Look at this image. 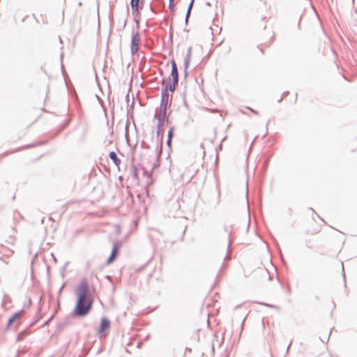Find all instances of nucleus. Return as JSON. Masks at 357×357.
<instances>
[{
  "mask_svg": "<svg viewBox=\"0 0 357 357\" xmlns=\"http://www.w3.org/2000/svg\"><path fill=\"white\" fill-rule=\"evenodd\" d=\"M76 303L72 311L75 317H84L86 316L92 309L93 300L89 292V284L86 278L81 280L75 289Z\"/></svg>",
  "mask_w": 357,
  "mask_h": 357,
  "instance_id": "obj_1",
  "label": "nucleus"
},
{
  "mask_svg": "<svg viewBox=\"0 0 357 357\" xmlns=\"http://www.w3.org/2000/svg\"><path fill=\"white\" fill-rule=\"evenodd\" d=\"M156 151H157L156 161L153 164L151 172H149L146 169L144 170V174H146L149 177H151L153 171L154 169H157L158 167H159V166H160V158H161L162 151V145L156 146Z\"/></svg>",
  "mask_w": 357,
  "mask_h": 357,
  "instance_id": "obj_2",
  "label": "nucleus"
},
{
  "mask_svg": "<svg viewBox=\"0 0 357 357\" xmlns=\"http://www.w3.org/2000/svg\"><path fill=\"white\" fill-rule=\"evenodd\" d=\"M111 322L109 319L105 317H102L100 319V324L98 330L99 337H102L107 334V331L109 328Z\"/></svg>",
  "mask_w": 357,
  "mask_h": 357,
  "instance_id": "obj_3",
  "label": "nucleus"
},
{
  "mask_svg": "<svg viewBox=\"0 0 357 357\" xmlns=\"http://www.w3.org/2000/svg\"><path fill=\"white\" fill-rule=\"evenodd\" d=\"M140 41V35L139 32H136L132 35L131 44H130V53L134 55L137 53L139 50V44Z\"/></svg>",
  "mask_w": 357,
  "mask_h": 357,
  "instance_id": "obj_4",
  "label": "nucleus"
},
{
  "mask_svg": "<svg viewBox=\"0 0 357 357\" xmlns=\"http://www.w3.org/2000/svg\"><path fill=\"white\" fill-rule=\"evenodd\" d=\"M165 122V121H164L158 120V123L156 125L157 145H162V146H163V135H164L163 126H164Z\"/></svg>",
  "mask_w": 357,
  "mask_h": 357,
  "instance_id": "obj_5",
  "label": "nucleus"
},
{
  "mask_svg": "<svg viewBox=\"0 0 357 357\" xmlns=\"http://www.w3.org/2000/svg\"><path fill=\"white\" fill-rule=\"evenodd\" d=\"M121 246V242L117 241V242L114 243L110 255L107 260V264L112 263L115 260V259L116 258V257L119 254V248Z\"/></svg>",
  "mask_w": 357,
  "mask_h": 357,
  "instance_id": "obj_6",
  "label": "nucleus"
},
{
  "mask_svg": "<svg viewBox=\"0 0 357 357\" xmlns=\"http://www.w3.org/2000/svg\"><path fill=\"white\" fill-rule=\"evenodd\" d=\"M167 108H162L158 107L155 109V113L154 114L153 118L157 120H161L165 121L167 115Z\"/></svg>",
  "mask_w": 357,
  "mask_h": 357,
  "instance_id": "obj_7",
  "label": "nucleus"
},
{
  "mask_svg": "<svg viewBox=\"0 0 357 357\" xmlns=\"http://www.w3.org/2000/svg\"><path fill=\"white\" fill-rule=\"evenodd\" d=\"M169 101V93L161 92L160 103L159 107L167 108Z\"/></svg>",
  "mask_w": 357,
  "mask_h": 357,
  "instance_id": "obj_8",
  "label": "nucleus"
},
{
  "mask_svg": "<svg viewBox=\"0 0 357 357\" xmlns=\"http://www.w3.org/2000/svg\"><path fill=\"white\" fill-rule=\"evenodd\" d=\"M172 70H171V76L172 78L174 79H179L178 77V70L177 68V65L174 59H172L171 61Z\"/></svg>",
  "mask_w": 357,
  "mask_h": 357,
  "instance_id": "obj_9",
  "label": "nucleus"
},
{
  "mask_svg": "<svg viewBox=\"0 0 357 357\" xmlns=\"http://www.w3.org/2000/svg\"><path fill=\"white\" fill-rule=\"evenodd\" d=\"M109 158L113 161L114 164L119 167L121 164V159L117 156L114 151H110L109 153Z\"/></svg>",
  "mask_w": 357,
  "mask_h": 357,
  "instance_id": "obj_10",
  "label": "nucleus"
},
{
  "mask_svg": "<svg viewBox=\"0 0 357 357\" xmlns=\"http://www.w3.org/2000/svg\"><path fill=\"white\" fill-rule=\"evenodd\" d=\"M170 79V77H163L161 80V85H162V89H161V92H165V93H168V82H169V80Z\"/></svg>",
  "mask_w": 357,
  "mask_h": 357,
  "instance_id": "obj_11",
  "label": "nucleus"
},
{
  "mask_svg": "<svg viewBox=\"0 0 357 357\" xmlns=\"http://www.w3.org/2000/svg\"><path fill=\"white\" fill-rule=\"evenodd\" d=\"M178 81L179 79L172 78V81L168 85V91H171L172 93L174 92L178 84Z\"/></svg>",
  "mask_w": 357,
  "mask_h": 357,
  "instance_id": "obj_12",
  "label": "nucleus"
},
{
  "mask_svg": "<svg viewBox=\"0 0 357 357\" xmlns=\"http://www.w3.org/2000/svg\"><path fill=\"white\" fill-rule=\"evenodd\" d=\"M191 51H192V47H189L188 48L187 54H186L185 58L184 59L183 66H185V67H188L189 66V64H190V59H191Z\"/></svg>",
  "mask_w": 357,
  "mask_h": 357,
  "instance_id": "obj_13",
  "label": "nucleus"
},
{
  "mask_svg": "<svg viewBox=\"0 0 357 357\" xmlns=\"http://www.w3.org/2000/svg\"><path fill=\"white\" fill-rule=\"evenodd\" d=\"M140 0H130V7L132 13L137 12L139 8Z\"/></svg>",
  "mask_w": 357,
  "mask_h": 357,
  "instance_id": "obj_14",
  "label": "nucleus"
},
{
  "mask_svg": "<svg viewBox=\"0 0 357 357\" xmlns=\"http://www.w3.org/2000/svg\"><path fill=\"white\" fill-rule=\"evenodd\" d=\"M15 322H17V320L13 317V315H11L8 320V322H7V324L6 326V330H7V331L10 330L11 326Z\"/></svg>",
  "mask_w": 357,
  "mask_h": 357,
  "instance_id": "obj_15",
  "label": "nucleus"
},
{
  "mask_svg": "<svg viewBox=\"0 0 357 357\" xmlns=\"http://www.w3.org/2000/svg\"><path fill=\"white\" fill-rule=\"evenodd\" d=\"M27 332L26 330H24L18 333L16 337L17 341H21L24 339V337L26 335Z\"/></svg>",
  "mask_w": 357,
  "mask_h": 357,
  "instance_id": "obj_16",
  "label": "nucleus"
},
{
  "mask_svg": "<svg viewBox=\"0 0 357 357\" xmlns=\"http://www.w3.org/2000/svg\"><path fill=\"white\" fill-rule=\"evenodd\" d=\"M174 130H175L174 126H172L169 128V130H168V132H167V138L173 139Z\"/></svg>",
  "mask_w": 357,
  "mask_h": 357,
  "instance_id": "obj_17",
  "label": "nucleus"
},
{
  "mask_svg": "<svg viewBox=\"0 0 357 357\" xmlns=\"http://www.w3.org/2000/svg\"><path fill=\"white\" fill-rule=\"evenodd\" d=\"M132 176L135 179L138 178V170L135 166L132 167Z\"/></svg>",
  "mask_w": 357,
  "mask_h": 357,
  "instance_id": "obj_18",
  "label": "nucleus"
},
{
  "mask_svg": "<svg viewBox=\"0 0 357 357\" xmlns=\"http://www.w3.org/2000/svg\"><path fill=\"white\" fill-rule=\"evenodd\" d=\"M174 1L175 0H169V6L168 8L171 11V13H174Z\"/></svg>",
  "mask_w": 357,
  "mask_h": 357,
  "instance_id": "obj_19",
  "label": "nucleus"
},
{
  "mask_svg": "<svg viewBox=\"0 0 357 357\" xmlns=\"http://www.w3.org/2000/svg\"><path fill=\"white\" fill-rule=\"evenodd\" d=\"M190 13H191V10H187L185 17V24H188V23Z\"/></svg>",
  "mask_w": 357,
  "mask_h": 357,
  "instance_id": "obj_20",
  "label": "nucleus"
},
{
  "mask_svg": "<svg viewBox=\"0 0 357 357\" xmlns=\"http://www.w3.org/2000/svg\"><path fill=\"white\" fill-rule=\"evenodd\" d=\"M24 312V310H22L21 311H19V312H15L13 316V317L17 320L21 315Z\"/></svg>",
  "mask_w": 357,
  "mask_h": 357,
  "instance_id": "obj_21",
  "label": "nucleus"
},
{
  "mask_svg": "<svg viewBox=\"0 0 357 357\" xmlns=\"http://www.w3.org/2000/svg\"><path fill=\"white\" fill-rule=\"evenodd\" d=\"M66 325V322L59 324L57 325V331H61L64 328Z\"/></svg>",
  "mask_w": 357,
  "mask_h": 357,
  "instance_id": "obj_22",
  "label": "nucleus"
},
{
  "mask_svg": "<svg viewBox=\"0 0 357 357\" xmlns=\"http://www.w3.org/2000/svg\"><path fill=\"white\" fill-rule=\"evenodd\" d=\"M56 311L57 310H55L54 313L49 318V319H47L43 324V326H45L47 325H48L50 324V322L52 321V319H53L54 314L56 313Z\"/></svg>",
  "mask_w": 357,
  "mask_h": 357,
  "instance_id": "obj_23",
  "label": "nucleus"
},
{
  "mask_svg": "<svg viewBox=\"0 0 357 357\" xmlns=\"http://www.w3.org/2000/svg\"><path fill=\"white\" fill-rule=\"evenodd\" d=\"M262 305H266L267 307H271V308H274V309H279V307L277 306V305H272V304H268V303H261Z\"/></svg>",
  "mask_w": 357,
  "mask_h": 357,
  "instance_id": "obj_24",
  "label": "nucleus"
},
{
  "mask_svg": "<svg viewBox=\"0 0 357 357\" xmlns=\"http://www.w3.org/2000/svg\"><path fill=\"white\" fill-rule=\"evenodd\" d=\"M342 274L343 279H344V286L346 287L345 273H344V265H343L342 262Z\"/></svg>",
  "mask_w": 357,
  "mask_h": 357,
  "instance_id": "obj_25",
  "label": "nucleus"
},
{
  "mask_svg": "<svg viewBox=\"0 0 357 357\" xmlns=\"http://www.w3.org/2000/svg\"><path fill=\"white\" fill-rule=\"evenodd\" d=\"M141 146L143 149H149L150 148L149 145L148 144H146L144 141H142L141 142Z\"/></svg>",
  "mask_w": 357,
  "mask_h": 357,
  "instance_id": "obj_26",
  "label": "nucleus"
},
{
  "mask_svg": "<svg viewBox=\"0 0 357 357\" xmlns=\"http://www.w3.org/2000/svg\"><path fill=\"white\" fill-rule=\"evenodd\" d=\"M172 139H169V138L167 139L166 144L169 149H171V148H172Z\"/></svg>",
  "mask_w": 357,
  "mask_h": 357,
  "instance_id": "obj_27",
  "label": "nucleus"
},
{
  "mask_svg": "<svg viewBox=\"0 0 357 357\" xmlns=\"http://www.w3.org/2000/svg\"><path fill=\"white\" fill-rule=\"evenodd\" d=\"M194 2H195V0H191L188 6V9L187 10H192V8L193 7V4H194Z\"/></svg>",
  "mask_w": 357,
  "mask_h": 357,
  "instance_id": "obj_28",
  "label": "nucleus"
},
{
  "mask_svg": "<svg viewBox=\"0 0 357 357\" xmlns=\"http://www.w3.org/2000/svg\"><path fill=\"white\" fill-rule=\"evenodd\" d=\"M38 317H35V319H33V321L29 324V327L32 326L36 322L38 321Z\"/></svg>",
  "mask_w": 357,
  "mask_h": 357,
  "instance_id": "obj_29",
  "label": "nucleus"
},
{
  "mask_svg": "<svg viewBox=\"0 0 357 357\" xmlns=\"http://www.w3.org/2000/svg\"><path fill=\"white\" fill-rule=\"evenodd\" d=\"M185 230H186V227H185V229L182 231V233H181V241H183V238H184V235H185Z\"/></svg>",
  "mask_w": 357,
  "mask_h": 357,
  "instance_id": "obj_30",
  "label": "nucleus"
},
{
  "mask_svg": "<svg viewBox=\"0 0 357 357\" xmlns=\"http://www.w3.org/2000/svg\"><path fill=\"white\" fill-rule=\"evenodd\" d=\"M10 152L9 151H6L4 152L3 153L1 154L0 155V158H3V157H6L7 156Z\"/></svg>",
  "mask_w": 357,
  "mask_h": 357,
  "instance_id": "obj_31",
  "label": "nucleus"
},
{
  "mask_svg": "<svg viewBox=\"0 0 357 357\" xmlns=\"http://www.w3.org/2000/svg\"><path fill=\"white\" fill-rule=\"evenodd\" d=\"M249 109H250V110L253 114H256V115H258V114H259V112H258L257 110H255V109H252V108H249Z\"/></svg>",
  "mask_w": 357,
  "mask_h": 357,
  "instance_id": "obj_32",
  "label": "nucleus"
},
{
  "mask_svg": "<svg viewBox=\"0 0 357 357\" xmlns=\"http://www.w3.org/2000/svg\"><path fill=\"white\" fill-rule=\"evenodd\" d=\"M225 139H226V137H225L221 140V142H220V144H219V146H218V149H222V142Z\"/></svg>",
  "mask_w": 357,
  "mask_h": 357,
  "instance_id": "obj_33",
  "label": "nucleus"
},
{
  "mask_svg": "<svg viewBox=\"0 0 357 357\" xmlns=\"http://www.w3.org/2000/svg\"><path fill=\"white\" fill-rule=\"evenodd\" d=\"M65 284H65V283H63V285H62V286L60 287V289H59V294L62 292L63 289V287H64Z\"/></svg>",
  "mask_w": 357,
  "mask_h": 357,
  "instance_id": "obj_34",
  "label": "nucleus"
},
{
  "mask_svg": "<svg viewBox=\"0 0 357 357\" xmlns=\"http://www.w3.org/2000/svg\"><path fill=\"white\" fill-rule=\"evenodd\" d=\"M188 68V67L184 66V75H185V77L188 75V71H187Z\"/></svg>",
  "mask_w": 357,
  "mask_h": 357,
  "instance_id": "obj_35",
  "label": "nucleus"
},
{
  "mask_svg": "<svg viewBox=\"0 0 357 357\" xmlns=\"http://www.w3.org/2000/svg\"><path fill=\"white\" fill-rule=\"evenodd\" d=\"M169 36L170 38H172V27H170L169 29Z\"/></svg>",
  "mask_w": 357,
  "mask_h": 357,
  "instance_id": "obj_36",
  "label": "nucleus"
},
{
  "mask_svg": "<svg viewBox=\"0 0 357 357\" xmlns=\"http://www.w3.org/2000/svg\"><path fill=\"white\" fill-rule=\"evenodd\" d=\"M126 99L127 102L129 103L130 98H129V94L128 93L126 95Z\"/></svg>",
  "mask_w": 357,
  "mask_h": 357,
  "instance_id": "obj_37",
  "label": "nucleus"
},
{
  "mask_svg": "<svg viewBox=\"0 0 357 357\" xmlns=\"http://www.w3.org/2000/svg\"><path fill=\"white\" fill-rule=\"evenodd\" d=\"M287 94H289V91H284L283 93H282V97L284 98V96H286Z\"/></svg>",
  "mask_w": 357,
  "mask_h": 357,
  "instance_id": "obj_38",
  "label": "nucleus"
},
{
  "mask_svg": "<svg viewBox=\"0 0 357 357\" xmlns=\"http://www.w3.org/2000/svg\"><path fill=\"white\" fill-rule=\"evenodd\" d=\"M290 346H291V342L289 343V344L288 345V347H287V350H286V352H287V353H288V352H289V350Z\"/></svg>",
  "mask_w": 357,
  "mask_h": 357,
  "instance_id": "obj_39",
  "label": "nucleus"
},
{
  "mask_svg": "<svg viewBox=\"0 0 357 357\" xmlns=\"http://www.w3.org/2000/svg\"><path fill=\"white\" fill-rule=\"evenodd\" d=\"M331 333V331L329 332V334H328V335L326 337V341H328V340L330 338Z\"/></svg>",
  "mask_w": 357,
  "mask_h": 357,
  "instance_id": "obj_40",
  "label": "nucleus"
},
{
  "mask_svg": "<svg viewBox=\"0 0 357 357\" xmlns=\"http://www.w3.org/2000/svg\"><path fill=\"white\" fill-rule=\"evenodd\" d=\"M159 74H160V75H161V76L163 75V71H162V70H159Z\"/></svg>",
  "mask_w": 357,
  "mask_h": 357,
  "instance_id": "obj_41",
  "label": "nucleus"
},
{
  "mask_svg": "<svg viewBox=\"0 0 357 357\" xmlns=\"http://www.w3.org/2000/svg\"><path fill=\"white\" fill-rule=\"evenodd\" d=\"M134 105V99H132L130 107H132Z\"/></svg>",
  "mask_w": 357,
  "mask_h": 357,
  "instance_id": "obj_42",
  "label": "nucleus"
},
{
  "mask_svg": "<svg viewBox=\"0 0 357 357\" xmlns=\"http://www.w3.org/2000/svg\"><path fill=\"white\" fill-rule=\"evenodd\" d=\"M282 98H283V97H282V96L280 98H278V102H281V101H282Z\"/></svg>",
  "mask_w": 357,
  "mask_h": 357,
  "instance_id": "obj_43",
  "label": "nucleus"
},
{
  "mask_svg": "<svg viewBox=\"0 0 357 357\" xmlns=\"http://www.w3.org/2000/svg\"><path fill=\"white\" fill-rule=\"evenodd\" d=\"M230 246H231V242H230V241H229V243H228V250H229Z\"/></svg>",
  "mask_w": 357,
  "mask_h": 357,
  "instance_id": "obj_44",
  "label": "nucleus"
},
{
  "mask_svg": "<svg viewBox=\"0 0 357 357\" xmlns=\"http://www.w3.org/2000/svg\"><path fill=\"white\" fill-rule=\"evenodd\" d=\"M246 317H245L243 319V322H242V325L243 324L245 320ZM243 329V326L241 327V330Z\"/></svg>",
  "mask_w": 357,
  "mask_h": 357,
  "instance_id": "obj_45",
  "label": "nucleus"
},
{
  "mask_svg": "<svg viewBox=\"0 0 357 357\" xmlns=\"http://www.w3.org/2000/svg\"><path fill=\"white\" fill-rule=\"evenodd\" d=\"M225 268V263H223V264H222L221 269H222V268Z\"/></svg>",
  "mask_w": 357,
  "mask_h": 357,
  "instance_id": "obj_46",
  "label": "nucleus"
},
{
  "mask_svg": "<svg viewBox=\"0 0 357 357\" xmlns=\"http://www.w3.org/2000/svg\"><path fill=\"white\" fill-rule=\"evenodd\" d=\"M165 121H166L167 123H169V119H165Z\"/></svg>",
  "mask_w": 357,
  "mask_h": 357,
  "instance_id": "obj_47",
  "label": "nucleus"
},
{
  "mask_svg": "<svg viewBox=\"0 0 357 357\" xmlns=\"http://www.w3.org/2000/svg\"><path fill=\"white\" fill-rule=\"evenodd\" d=\"M126 22H127V20H125L124 24H123V27L126 26Z\"/></svg>",
  "mask_w": 357,
  "mask_h": 357,
  "instance_id": "obj_48",
  "label": "nucleus"
},
{
  "mask_svg": "<svg viewBox=\"0 0 357 357\" xmlns=\"http://www.w3.org/2000/svg\"><path fill=\"white\" fill-rule=\"evenodd\" d=\"M269 122H270V121L268 120V121H267V123H266V128H268V125Z\"/></svg>",
  "mask_w": 357,
  "mask_h": 357,
  "instance_id": "obj_49",
  "label": "nucleus"
},
{
  "mask_svg": "<svg viewBox=\"0 0 357 357\" xmlns=\"http://www.w3.org/2000/svg\"><path fill=\"white\" fill-rule=\"evenodd\" d=\"M201 148L204 149V144H201L200 145Z\"/></svg>",
  "mask_w": 357,
  "mask_h": 357,
  "instance_id": "obj_50",
  "label": "nucleus"
},
{
  "mask_svg": "<svg viewBox=\"0 0 357 357\" xmlns=\"http://www.w3.org/2000/svg\"><path fill=\"white\" fill-rule=\"evenodd\" d=\"M227 258H228V256H227V255L225 257V258H224V259H227Z\"/></svg>",
  "mask_w": 357,
  "mask_h": 357,
  "instance_id": "obj_51",
  "label": "nucleus"
},
{
  "mask_svg": "<svg viewBox=\"0 0 357 357\" xmlns=\"http://www.w3.org/2000/svg\"><path fill=\"white\" fill-rule=\"evenodd\" d=\"M225 231H227L226 226H225Z\"/></svg>",
  "mask_w": 357,
  "mask_h": 357,
  "instance_id": "obj_52",
  "label": "nucleus"
},
{
  "mask_svg": "<svg viewBox=\"0 0 357 357\" xmlns=\"http://www.w3.org/2000/svg\"><path fill=\"white\" fill-rule=\"evenodd\" d=\"M150 8H151V11H153L151 6H150Z\"/></svg>",
  "mask_w": 357,
  "mask_h": 357,
  "instance_id": "obj_53",
  "label": "nucleus"
},
{
  "mask_svg": "<svg viewBox=\"0 0 357 357\" xmlns=\"http://www.w3.org/2000/svg\"><path fill=\"white\" fill-rule=\"evenodd\" d=\"M310 210H312L313 212H314V209L312 208H310Z\"/></svg>",
  "mask_w": 357,
  "mask_h": 357,
  "instance_id": "obj_54",
  "label": "nucleus"
},
{
  "mask_svg": "<svg viewBox=\"0 0 357 357\" xmlns=\"http://www.w3.org/2000/svg\"><path fill=\"white\" fill-rule=\"evenodd\" d=\"M184 104H185V106H187V105H187V102H186L185 101L184 102Z\"/></svg>",
  "mask_w": 357,
  "mask_h": 357,
  "instance_id": "obj_55",
  "label": "nucleus"
},
{
  "mask_svg": "<svg viewBox=\"0 0 357 357\" xmlns=\"http://www.w3.org/2000/svg\"><path fill=\"white\" fill-rule=\"evenodd\" d=\"M59 40H60L61 43L62 42V40H61V38L60 37H59Z\"/></svg>",
  "mask_w": 357,
  "mask_h": 357,
  "instance_id": "obj_56",
  "label": "nucleus"
},
{
  "mask_svg": "<svg viewBox=\"0 0 357 357\" xmlns=\"http://www.w3.org/2000/svg\"><path fill=\"white\" fill-rule=\"evenodd\" d=\"M63 54H61V59H62V58H63Z\"/></svg>",
  "mask_w": 357,
  "mask_h": 357,
  "instance_id": "obj_57",
  "label": "nucleus"
},
{
  "mask_svg": "<svg viewBox=\"0 0 357 357\" xmlns=\"http://www.w3.org/2000/svg\"><path fill=\"white\" fill-rule=\"evenodd\" d=\"M18 326V322H17L16 325H15V328Z\"/></svg>",
  "mask_w": 357,
  "mask_h": 357,
  "instance_id": "obj_58",
  "label": "nucleus"
}]
</instances>
